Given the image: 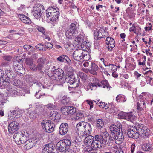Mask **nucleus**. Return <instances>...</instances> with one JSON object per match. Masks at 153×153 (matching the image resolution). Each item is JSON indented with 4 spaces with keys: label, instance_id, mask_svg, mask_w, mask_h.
Instances as JSON below:
<instances>
[{
    "label": "nucleus",
    "instance_id": "6e6552de",
    "mask_svg": "<svg viewBox=\"0 0 153 153\" xmlns=\"http://www.w3.org/2000/svg\"><path fill=\"white\" fill-rule=\"evenodd\" d=\"M44 10V7L41 4H36L33 7L31 14L36 19H39Z\"/></svg>",
    "mask_w": 153,
    "mask_h": 153
},
{
    "label": "nucleus",
    "instance_id": "ea45409f",
    "mask_svg": "<svg viewBox=\"0 0 153 153\" xmlns=\"http://www.w3.org/2000/svg\"><path fill=\"white\" fill-rule=\"evenodd\" d=\"M38 115L35 110L34 111H33L29 113V117L32 119H35L37 117V115Z\"/></svg>",
    "mask_w": 153,
    "mask_h": 153
},
{
    "label": "nucleus",
    "instance_id": "9d476101",
    "mask_svg": "<svg viewBox=\"0 0 153 153\" xmlns=\"http://www.w3.org/2000/svg\"><path fill=\"white\" fill-rule=\"evenodd\" d=\"M41 126L43 129L46 132L50 133L54 131V124L50 120H43L41 122Z\"/></svg>",
    "mask_w": 153,
    "mask_h": 153
},
{
    "label": "nucleus",
    "instance_id": "39448f33",
    "mask_svg": "<svg viewBox=\"0 0 153 153\" xmlns=\"http://www.w3.org/2000/svg\"><path fill=\"white\" fill-rule=\"evenodd\" d=\"M79 29V26L76 24L71 23L65 33L66 37L69 39H74L76 37L79 33L78 31Z\"/></svg>",
    "mask_w": 153,
    "mask_h": 153
},
{
    "label": "nucleus",
    "instance_id": "7c9ffc66",
    "mask_svg": "<svg viewBox=\"0 0 153 153\" xmlns=\"http://www.w3.org/2000/svg\"><path fill=\"white\" fill-rule=\"evenodd\" d=\"M96 124V126L97 128L101 129L104 126V122L103 120L100 119H97L95 121Z\"/></svg>",
    "mask_w": 153,
    "mask_h": 153
},
{
    "label": "nucleus",
    "instance_id": "393cba45",
    "mask_svg": "<svg viewBox=\"0 0 153 153\" xmlns=\"http://www.w3.org/2000/svg\"><path fill=\"white\" fill-rule=\"evenodd\" d=\"M57 60L62 62H66L68 64L70 65L71 63V61L68 56L65 55H62L58 57Z\"/></svg>",
    "mask_w": 153,
    "mask_h": 153
},
{
    "label": "nucleus",
    "instance_id": "052dcab7",
    "mask_svg": "<svg viewBox=\"0 0 153 153\" xmlns=\"http://www.w3.org/2000/svg\"><path fill=\"white\" fill-rule=\"evenodd\" d=\"M100 70L101 72H103L104 74L108 76L110 75L109 73H108L107 71H106L105 69L103 67H101Z\"/></svg>",
    "mask_w": 153,
    "mask_h": 153
},
{
    "label": "nucleus",
    "instance_id": "5701e85b",
    "mask_svg": "<svg viewBox=\"0 0 153 153\" xmlns=\"http://www.w3.org/2000/svg\"><path fill=\"white\" fill-rule=\"evenodd\" d=\"M38 115H43L44 116H46L48 114V111L46 110L45 107L40 105H37L35 109Z\"/></svg>",
    "mask_w": 153,
    "mask_h": 153
},
{
    "label": "nucleus",
    "instance_id": "49530a36",
    "mask_svg": "<svg viewBox=\"0 0 153 153\" xmlns=\"http://www.w3.org/2000/svg\"><path fill=\"white\" fill-rule=\"evenodd\" d=\"M22 58L20 56H17L16 58V60L14 62V64L22 63Z\"/></svg>",
    "mask_w": 153,
    "mask_h": 153
},
{
    "label": "nucleus",
    "instance_id": "5fc2aeb1",
    "mask_svg": "<svg viewBox=\"0 0 153 153\" xmlns=\"http://www.w3.org/2000/svg\"><path fill=\"white\" fill-rule=\"evenodd\" d=\"M35 49L34 47L31 46V48H30V49H29V50L28 51V54L30 55L32 53H34L35 51Z\"/></svg>",
    "mask_w": 153,
    "mask_h": 153
},
{
    "label": "nucleus",
    "instance_id": "c756f323",
    "mask_svg": "<svg viewBox=\"0 0 153 153\" xmlns=\"http://www.w3.org/2000/svg\"><path fill=\"white\" fill-rule=\"evenodd\" d=\"M94 38L96 40L100 39L101 38L105 37V36L102 34L100 30L96 31L94 33Z\"/></svg>",
    "mask_w": 153,
    "mask_h": 153
},
{
    "label": "nucleus",
    "instance_id": "37998d69",
    "mask_svg": "<svg viewBox=\"0 0 153 153\" xmlns=\"http://www.w3.org/2000/svg\"><path fill=\"white\" fill-rule=\"evenodd\" d=\"M15 66H16V69L18 70H23L24 69L23 65L21 63L15 64Z\"/></svg>",
    "mask_w": 153,
    "mask_h": 153
},
{
    "label": "nucleus",
    "instance_id": "e433bc0d",
    "mask_svg": "<svg viewBox=\"0 0 153 153\" xmlns=\"http://www.w3.org/2000/svg\"><path fill=\"white\" fill-rule=\"evenodd\" d=\"M44 106L46 108V110H53L55 108V106L53 104L51 103H49L48 104L44 105Z\"/></svg>",
    "mask_w": 153,
    "mask_h": 153
},
{
    "label": "nucleus",
    "instance_id": "f257e3e1",
    "mask_svg": "<svg viewBox=\"0 0 153 153\" xmlns=\"http://www.w3.org/2000/svg\"><path fill=\"white\" fill-rule=\"evenodd\" d=\"M122 128V125L119 122L111 125L110 127V139L112 141L115 140L116 143L117 144H121L124 139Z\"/></svg>",
    "mask_w": 153,
    "mask_h": 153
},
{
    "label": "nucleus",
    "instance_id": "e2e57ef3",
    "mask_svg": "<svg viewBox=\"0 0 153 153\" xmlns=\"http://www.w3.org/2000/svg\"><path fill=\"white\" fill-rule=\"evenodd\" d=\"M96 104L98 105V106L100 107L103 108L105 107V102H100L99 103L97 102L96 103Z\"/></svg>",
    "mask_w": 153,
    "mask_h": 153
},
{
    "label": "nucleus",
    "instance_id": "f704fd0d",
    "mask_svg": "<svg viewBox=\"0 0 153 153\" xmlns=\"http://www.w3.org/2000/svg\"><path fill=\"white\" fill-rule=\"evenodd\" d=\"M5 76H7L9 79H12L14 78V74L10 70L6 69L5 70Z\"/></svg>",
    "mask_w": 153,
    "mask_h": 153
},
{
    "label": "nucleus",
    "instance_id": "0eeeda50",
    "mask_svg": "<svg viewBox=\"0 0 153 153\" xmlns=\"http://www.w3.org/2000/svg\"><path fill=\"white\" fill-rule=\"evenodd\" d=\"M26 133L24 131H19L16 132L13 136V140L18 145L24 143L25 141L26 140L28 134L27 132Z\"/></svg>",
    "mask_w": 153,
    "mask_h": 153
},
{
    "label": "nucleus",
    "instance_id": "8fccbe9b",
    "mask_svg": "<svg viewBox=\"0 0 153 153\" xmlns=\"http://www.w3.org/2000/svg\"><path fill=\"white\" fill-rule=\"evenodd\" d=\"M29 67L33 71H36L38 69L37 65L34 63L30 66Z\"/></svg>",
    "mask_w": 153,
    "mask_h": 153
},
{
    "label": "nucleus",
    "instance_id": "09e8293b",
    "mask_svg": "<svg viewBox=\"0 0 153 153\" xmlns=\"http://www.w3.org/2000/svg\"><path fill=\"white\" fill-rule=\"evenodd\" d=\"M84 116L83 114L82 113H77L76 118L74 119L75 120H77L82 118Z\"/></svg>",
    "mask_w": 153,
    "mask_h": 153
},
{
    "label": "nucleus",
    "instance_id": "1a4fd4ad",
    "mask_svg": "<svg viewBox=\"0 0 153 153\" xmlns=\"http://www.w3.org/2000/svg\"><path fill=\"white\" fill-rule=\"evenodd\" d=\"M71 144V141L69 139H66L62 140L57 143V149L60 152L65 151L69 148Z\"/></svg>",
    "mask_w": 153,
    "mask_h": 153
},
{
    "label": "nucleus",
    "instance_id": "864d4df0",
    "mask_svg": "<svg viewBox=\"0 0 153 153\" xmlns=\"http://www.w3.org/2000/svg\"><path fill=\"white\" fill-rule=\"evenodd\" d=\"M152 145L150 144H148L146 145V151H150L151 152L152 150Z\"/></svg>",
    "mask_w": 153,
    "mask_h": 153
},
{
    "label": "nucleus",
    "instance_id": "ddd939ff",
    "mask_svg": "<svg viewBox=\"0 0 153 153\" xmlns=\"http://www.w3.org/2000/svg\"><path fill=\"white\" fill-rule=\"evenodd\" d=\"M136 126L139 136L140 135L141 137L144 138L149 137V134L146 126L142 124H138Z\"/></svg>",
    "mask_w": 153,
    "mask_h": 153
},
{
    "label": "nucleus",
    "instance_id": "a878e982",
    "mask_svg": "<svg viewBox=\"0 0 153 153\" xmlns=\"http://www.w3.org/2000/svg\"><path fill=\"white\" fill-rule=\"evenodd\" d=\"M12 114L15 115L16 118H20L24 112V111L22 109L19 108H16L15 110L11 112Z\"/></svg>",
    "mask_w": 153,
    "mask_h": 153
},
{
    "label": "nucleus",
    "instance_id": "f03ea898",
    "mask_svg": "<svg viewBox=\"0 0 153 153\" xmlns=\"http://www.w3.org/2000/svg\"><path fill=\"white\" fill-rule=\"evenodd\" d=\"M76 131L82 137L90 134L92 131L91 125L88 123L82 121L78 123L76 126Z\"/></svg>",
    "mask_w": 153,
    "mask_h": 153
},
{
    "label": "nucleus",
    "instance_id": "338daca9",
    "mask_svg": "<svg viewBox=\"0 0 153 153\" xmlns=\"http://www.w3.org/2000/svg\"><path fill=\"white\" fill-rule=\"evenodd\" d=\"M137 109L139 111H141L143 110L142 108L141 105L140 104L139 102H137Z\"/></svg>",
    "mask_w": 153,
    "mask_h": 153
},
{
    "label": "nucleus",
    "instance_id": "7ed1b4c3",
    "mask_svg": "<svg viewBox=\"0 0 153 153\" xmlns=\"http://www.w3.org/2000/svg\"><path fill=\"white\" fill-rule=\"evenodd\" d=\"M97 141H94V138L91 135H89L85 138L84 143L87 146L84 148L85 151L88 153H97L96 144Z\"/></svg>",
    "mask_w": 153,
    "mask_h": 153
},
{
    "label": "nucleus",
    "instance_id": "bf43d9fd",
    "mask_svg": "<svg viewBox=\"0 0 153 153\" xmlns=\"http://www.w3.org/2000/svg\"><path fill=\"white\" fill-rule=\"evenodd\" d=\"M36 28L40 32L42 33L44 32V33H45V30L43 27L37 26Z\"/></svg>",
    "mask_w": 153,
    "mask_h": 153
},
{
    "label": "nucleus",
    "instance_id": "c9c22d12",
    "mask_svg": "<svg viewBox=\"0 0 153 153\" xmlns=\"http://www.w3.org/2000/svg\"><path fill=\"white\" fill-rule=\"evenodd\" d=\"M76 111V109L75 108L71 106H68V115L71 116Z\"/></svg>",
    "mask_w": 153,
    "mask_h": 153
},
{
    "label": "nucleus",
    "instance_id": "f3484780",
    "mask_svg": "<svg viewBox=\"0 0 153 153\" xmlns=\"http://www.w3.org/2000/svg\"><path fill=\"white\" fill-rule=\"evenodd\" d=\"M19 127V124L14 121L11 122L8 126V131L13 133L18 130Z\"/></svg>",
    "mask_w": 153,
    "mask_h": 153
},
{
    "label": "nucleus",
    "instance_id": "13d9d810",
    "mask_svg": "<svg viewBox=\"0 0 153 153\" xmlns=\"http://www.w3.org/2000/svg\"><path fill=\"white\" fill-rule=\"evenodd\" d=\"M3 59L7 61H10L12 59V57L10 55H5L3 57Z\"/></svg>",
    "mask_w": 153,
    "mask_h": 153
},
{
    "label": "nucleus",
    "instance_id": "20e7f679",
    "mask_svg": "<svg viewBox=\"0 0 153 153\" xmlns=\"http://www.w3.org/2000/svg\"><path fill=\"white\" fill-rule=\"evenodd\" d=\"M94 141H97V144H95L97 150L102 147V144H108L109 138V134L107 132H102L100 134L96 135L95 136Z\"/></svg>",
    "mask_w": 153,
    "mask_h": 153
},
{
    "label": "nucleus",
    "instance_id": "2eb2a0df",
    "mask_svg": "<svg viewBox=\"0 0 153 153\" xmlns=\"http://www.w3.org/2000/svg\"><path fill=\"white\" fill-rule=\"evenodd\" d=\"M39 139L36 137L30 138L25 141L24 147L26 150H28L34 146L38 141Z\"/></svg>",
    "mask_w": 153,
    "mask_h": 153
},
{
    "label": "nucleus",
    "instance_id": "72a5a7b5",
    "mask_svg": "<svg viewBox=\"0 0 153 153\" xmlns=\"http://www.w3.org/2000/svg\"><path fill=\"white\" fill-rule=\"evenodd\" d=\"M50 16H51V17L50 18V20L52 21H56L59 17V12L57 10L55 12L53 13Z\"/></svg>",
    "mask_w": 153,
    "mask_h": 153
},
{
    "label": "nucleus",
    "instance_id": "f8f14e48",
    "mask_svg": "<svg viewBox=\"0 0 153 153\" xmlns=\"http://www.w3.org/2000/svg\"><path fill=\"white\" fill-rule=\"evenodd\" d=\"M64 83H69L71 86H68L69 88H75L79 86V79L75 80V77L73 75L67 76L64 79Z\"/></svg>",
    "mask_w": 153,
    "mask_h": 153
},
{
    "label": "nucleus",
    "instance_id": "6e6d98bb",
    "mask_svg": "<svg viewBox=\"0 0 153 153\" xmlns=\"http://www.w3.org/2000/svg\"><path fill=\"white\" fill-rule=\"evenodd\" d=\"M86 102H87V103L89 105L90 108V109H91L93 107V102H96L94 100L92 101V100H86Z\"/></svg>",
    "mask_w": 153,
    "mask_h": 153
},
{
    "label": "nucleus",
    "instance_id": "774afa93",
    "mask_svg": "<svg viewBox=\"0 0 153 153\" xmlns=\"http://www.w3.org/2000/svg\"><path fill=\"white\" fill-rule=\"evenodd\" d=\"M149 25H150V26L146 27L145 28V30L146 31L147 30L149 31L151 30L152 28V25H151V23H149Z\"/></svg>",
    "mask_w": 153,
    "mask_h": 153
},
{
    "label": "nucleus",
    "instance_id": "9b49d317",
    "mask_svg": "<svg viewBox=\"0 0 153 153\" xmlns=\"http://www.w3.org/2000/svg\"><path fill=\"white\" fill-rule=\"evenodd\" d=\"M63 73L64 71L62 69H55L53 70L52 74H51L49 76L53 81H58L60 79L61 80H64V77H62L61 78V77H63Z\"/></svg>",
    "mask_w": 153,
    "mask_h": 153
},
{
    "label": "nucleus",
    "instance_id": "4c0bfd02",
    "mask_svg": "<svg viewBox=\"0 0 153 153\" xmlns=\"http://www.w3.org/2000/svg\"><path fill=\"white\" fill-rule=\"evenodd\" d=\"M61 102L64 105H66L69 102V97L65 96H63L62 98Z\"/></svg>",
    "mask_w": 153,
    "mask_h": 153
},
{
    "label": "nucleus",
    "instance_id": "c03bdc74",
    "mask_svg": "<svg viewBox=\"0 0 153 153\" xmlns=\"http://www.w3.org/2000/svg\"><path fill=\"white\" fill-rule=\"evenodd\" d=\"M102 86L101 87H102L103 88H105L107 87V88L108 87L109 84L108 81L106 80H102L101 81V84Z\"/></svg>",
    "mask_w": 153,
    "mask_h": 153
},
{
    "label": "nucleus",
    "instance_id": "603ef678",
    "mask_svg": "<svg viewBox=\"0 0 153 153\" xmlns=\"http://www.w3.org/2000/svg\"><path fill=\"white\" fill-rule=\"evenodd\" d=\"M91 69L97 71L98 69V66L97 65H96V64L93 62L91 63Z\"/></svg>",
    "mask_w": 153,
    "mask_h": 153
},
{
    "label": "nucleus",
    "instance_id": "a18cd8bd",
    "mask_svg": "<svg viewBox=\"0 0 153 153\" xmlns=\"http://www.w3.org/2000/svg\"><path fill=\"white\" fill-rule=\"evenodd\" d=\"M43 45L42 44H39L37 45L36 47V48L39 50H42V51H45L46 50L45 48H43Z\"/></svg>",
    "mask_w": 153,
    "mask_h": 153
},
{
    "label": "nucleus",
    "instance_id": "a211bd4d",
    "mask_svg": "<svg viewBox=\"0 0 153 153\" xmlns=\"http://www.w3.org/2000/svg\"><path fill=\"white\" fill-rule=\"evenodd\" d=\"M75 41L78 42V47L81 46L82 48L85 45L86 41H84V36L81 34L78 33L76 37H75Z\"/></svg>",
    "mask_w": 153,
    "mask_h": 153
},
{
    "label": "nucleus",
    "instance_id": "0e129e2a",
    "mask_svg": "<svg viewBox=\"0 0 153 153\" xmlns=\"http://www.w3.org/2000/svg\"><path fill=\"white\" fill-rule=\"evenodd\" d=\"M41 90L39 89L38 92H36L35 94V96L36 98H40L42 96V95H40V93H39V92Z\"/></svg>",
    "mask_w": 153,
    "mask_h": 153
},
{
    "label": "nucleus",
    "instance_id": "412c9836",
    "mask_svg": "<svg viewBox=\"0 0 153 153\" xmlns=\"http://www.w3.org/2000/svg\"><path fill=\"white\" fill-rule=\"evenodd\" d=\"M68 126L66 123H63L60 125L59 129V134L62 135H64L66 134L68 131Z\"/></svg>",
    "mask_w": 153,
    "mask_h": 153
},
{
    "label": "nucleus",
    "instance_id": "a19ab883",
    "mask_svg": "<svg viewBox=\"0 0 153 153\" xmlns=\"http://www.w3.org/2000/svg\"><path fill=\"white\" fill-rule=\"evenodd\" d=\"M25 63L27 65L30 66L33 63V60L31 58H27L25 59Z\"/></svg>",
    "mask_w": 153,
    "mask_h": 153
},
{
    "label": "nucleus",
    "instance_id": "cd10ccee",
    "mask_svg": "<svg viewBox=\"0 0 153 153\" xmlns=\"http://www.w3.org/2000/svg\"><path fill=\"white\" fill-rule=\"evenodd\" d=\"M7 94L12 96H14L18 94L15 88L11 85L7 88Z\"/></svg>",
    "mask_w": 153,
    "mask_h": 153
},
{
    "label": "nucleus",
    "instance_id": "4d7b16f0",
    "mask_svg": "<svg viewBox=\"0 0 153 153\" xmlns=\"http://www.w3.org/2000/svg\"><path fill=\"white\" fill-rule=\"evenodd\" d=\"M45 46L46 47L47 49H52L53 47V45L49 42H48L45 43Z\"/></svg>",
    "mask_w": 153,
    "mask_h": 153
},
{
    "label": "nucleus",
    "instance_id": "b1692460",
    "mask_svg": "<svg viewBox=\"0 0 153 153\" xmlns=\"http://www.w3.org/2000/svg\"><path fill=\"white\" fill-rule=\"evenodd\" d=\"M119 115L121 118L127 120L131 122H132L133 120L134 117L131 113L122 112Z\"/></svg>",
    "mask_w": 153,
    "mask_h": 153
},
{
    "label": "nucleus",
    "instance_id": "423d86ee",
    "mask_svg": "<svg viewBox=\"0 0 153 153\" xmlns=\"http://www.w3.org/2000/svg\"><path fill=\"white\" fill-rule=\"evenodd\" d=\"M89 56L88 53L86 51L78 49L76 50L73 52V56L75 60L80 61L81 60L84 59L87 60V57Z\"/></svg>",
    "mask_w": 153,
    "mask_h": 153
},
{
    "label": "nucleus",
    "instance_id": "473e14b6",
    "mask_svg": "<svg viewBox=\"0 0 153 153\" xmlns=\"http://www.w3.org/2000/svg\"><path fill=\"white\" fill-rule=\"evenodd\" d=\"M140 104L141 105L142 108L143 110L144 109L146 108V104L149 105V102L148 100H144L143 101H141V99H142L143 98H144V97L142 95H140Z\"/></svg>",
    "mask_w": 153,
    "mask_h": 153
},
{
    "label": "nucleus",
    "instance_id": "69168bd1",
    "mask_svg": "<svg viewBox=\"0 0 153 153\" xmlns=\"http://www.w3.org/2000/svg\"><path fill=\"white\" fill-rule=\"evenodd\" d=\"M29 81L30 82L33 83L34 84H36L38 81L37 80L33 77L30 78H29Z\"/></svg>",
    "mask_w": 153,
    "mask_h": 153
},
{
    "label": "nucleus",
    "instance_id": "3c124183",
    "mask_svg": "<svg viewBox=\"0 0 153 153\" xmlns=\"http://www.w3.org/2000/svg\"><path fill=\"white\" fill-rule=\"evenodd\" d=\"M135 31L134 33H135L137 35H138L139 32L141 31V28L138 25L136 26H135Z\"/></svg>",
    "mask_w": 153,
    "mask_h": 153
},
{
    "label": "nucleus",
    "instance_id": "bb28decb",
    "mask_svg": "<svg viewBox=\"0 0 153 153\" xmlns=\"http://www.w3.org/2000/svg\"><path fill=\"white\" fill-rule=\"evenodd\" d=\"M45 58L41 57L38 59L37 60V62L38 65L37 67L38 70L39 71H41L43 68L45 64Z\"/></svg>",
    "mask_w": 153,
    "mask_h": 153
},
{
    "label": "nucleus",
    "instance_id": "680f3d73",
    "mask_svg": "<svg viewBox=\"0 0 153 153\" xmlns=\"http://www.w3.org/2000/svg\"><path fill=\"white\" fill-rule=\"evenodd\" d=\"M102 85L100 84V83H91V84L90 85V87L91 88V86L92 87H101V86H102Z\"/></svg>",
    "mask_w": 153,
    "mask_h": 153
},
{
    "label": "nucleus",
    "instance_id": "dca6fc26",
    "mask_svg": "<svg viewBox=\"0 0 153 153\" xmlns=\"http://www.w3.org/2000/svg\"><path fill=\"white\" fill-rule=\"evenodd\" d=\"M11 85L8 81L6 76H2L0 78V88L1 89L6 88V89Z\"/></svg>",
    "mask_w": 153,
    "mask_h": 153
},
{
    "label": "nucleus",
    "instance_id": "58836bf2",
    "mask_svg": "<svg viewBox=\"0 0 153 153\" xmlns=\"http://www.w3.org/2000/svg\"><path fill=\"white\" fill-rule=\"evenodd\" d=\"M78 76L80 77L82 80H85L87 78L86 74L82 72H79L77 74Z\"/></svg>",
    "mask_w": 153,
    "mask_h": 153
},
{
    "label": "nucleus",
    "instance_id": "2f4dec72",
    "mask_svg": "<svg viewBox=\"0 0 153 153\" xmlns=\"http://www.w3.org/2000/svg\"><path fill=\"white\" fill-rule=\"evenodd\" d=\"M57 11V10L56 9L52 7H49L46 10V14L47 17L48 18L53 13Z\"/></svg>",
    "mask_w": 153,
    "mask_h": 153
},
{
    "label": "nucleus",
    "instance_id": "de8ad7c7",
    "mask_svg": "<svg viewBox=\"0 0 153 153\" xmlns=\"http://www.w3.org/2000/svg\"><path fill=\"white\" fill-rule=\"evenodd\" d=\"M110 70L112 71H116L117 70V67L116 65L113 64H109L108 65Z\"/></svg>",
    "mask_w": 153,
    "mask_h": 153
},
{
    "label": "nucleus",
    "instance_id": "6ab92c4d",
    "mask_svg": "<svg viewBox=\"0 0 153 153\" xmlns=\"http://www.w3.org/2000/svg\"><path fill=\"white\" fill-rule=\"evenodd\" d=\"M45 146L42 150V153H51L55 149V145L53 143L46 144Z\"/></svg>",
    "mask_w": 153,
    "mask_h": 153
},
{
    "label": "nucleus",
    "instance_id": "79ce46f5",
    "mask_svg": "<svg viewBox=\"0 0 153 153\" xmlns=\"http://www.w3.org/2000/svg\"><path fill=\"white\" fill-rule=\"evenodd\" d=\"M61 111L63 114L65 115H68V106L62 107L61 109Z\"/></svg>",
    "mask_w": 153,
    "mask_h": 153
},
{
    "label": "nucleus",
    "instance_id": "4468645a",
    "mask_svg": "<svg viewBox=\"0 0 153 153\" xmlns=\"http://www.w3.org/2000/svg\"><path fill=\"white\" fill-rule=\"evenodd\" d=\"M136 126H130L127 131V134L129 137L134 139L139 138V134L137 132Z\"/></svg>",
    "mask_w": 153,
    "mask_h": 153
},
{
    "label": "nucleus",
    "instance_id": "4be33fe9",
    "mask_svg": "<svg viewBox=\"0 0 153 153\" xmlns=\"http://www.w3.org/2000/svg\"><path fill=\"white\" fill-rule=\"evenodd\" d=\"M61 117L59 114L55 111H53L50 112L49 118L52 120L58 122L60 119Z\"/></svg>",
    "mask_w": 153,
    "mask_h": 153
},
{
    "label": "nucleus",
    "instance_id": "aec40b11",
    "mask_svg": "<svg viewBox=\"0 0 153 153\" xmlns=\"http://www.w3.org/2000/svg\"><path fill=\"white\" fill-rule=\"evenodd\" d=\"M106 44L107 45V47L108 50L109 51H111L115 45V41L114 39L111 37H108L106 39Z\"/></svg>",
    "mask_w": 153,
    "mask_h": 153
},
{
    "label": "nucleus",
    "instance_id": "c85d7f7f",
    "mask_svg": "<svg viewBox=\"0 0 153 153\" xmlns=\"http://www.w3.org/2000/svg\"><path fill=\"white\" fill-rule=\"evenodd\" d=\"M19 18L21 21L23 23L29 24L31 23V20L27 16L21 14L19 16Z\"/></svg>",
    "mask_w": 153,
    "mask_h": 153
}]
</instances>
